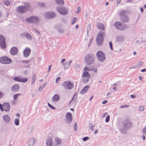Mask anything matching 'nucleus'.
Instances as JSON below:
<instances>
[{
  "label": "nucleus",
  "instance_id": "f257e3e1",
  "mask_svg": "<svg viewBox=\"0 0 146 146\" xmlns=\"http://www.w3.org/2000/svg\"><path fill=\"white\" fill-rule=\"evenodd\" d=\"M25 4V5L24 6H19L17 7L16 11L18 13L24 14L31 10L30 6L28 3Z\"/></svg>",
  "mask_w": 146,
  "mask_h": 146
},
{
  "label": "nucleus",
  "instance_id": "f03ea898",
  "mask_svg": "<svg viewBox=\"0 0 146 146\" xmlns=\"http://www.w3.org/2000/svg\"><path fill=\"white\" fill-rule=\"evenodd\" d=\"M106 35V31L99 32L96 38V42L98 45L100 46L102 44Z\"/></svg>",
  "mask_w": 146,
  "mask_h": 146
},
{
  "label": "nucleus",
  "instance_id": "7ed1b4c3",
  "mask_svg": "<svg viewBox=\"0 0 146 146\" xmlns=\"http://www.w3.org/2000/svg\"><path fill=\"white\" fill-rule=\"evenodd\" d=\"M127 11L124 10H121L119 12L120 19L123 22L126 23L129 21V18L127 16Z\"/></svg>",
  "mask_w": 146,
  "mask_h": 146
},
{
  "label": "nucleus",
  "instance_id": "20e7f679",
  "mask_svg": "<svg viewBox=\"0 0 146 146\" xmlns=\"http://www.w3.org/2000/svg\"><path fill=\"white\" fill-rule=\"evenodd\" d=\"M114 25L115 27L117 29L120 30H124L128 27L127 25L125 24L121 25L120 21H116L114 23Z\"/></svg>",
  "mask_w": 146,
  "mask_h": 146
},
{
  "label": "nucleus",
  "instance_id": "39448f33",
  "mask_svg": "<svg viewBox=\"0 0 146 146\" xmlns=\"http://www.w3.org/2000/svg\"><path fill=\"white\" fill-rule=\"evenodd\" d=\"M98 60L100 62H104L106 59V56L105 54L102 51H98L96 54Z\"/></svg>",
  "mask_w": 146,
  "mask_h": 146
},
{
  "label": "nucleus",
  "instance_id": "423d86ee",
  "mask_svg": "<svg viewBox=\"0 0 146 146\" xmlns=\"http://www.w3.org/2000/svg\"><path fill=\"white\" fill-rule=\"evenodd\" d=\"M26 20L28 23L36 24L38 22L39 19L38 17L33 16L26 18Z\"/></svg>",
  "mask_w": 146,
  "mask_h": 146
},
{
  "label": "nucleus",
  "instance_id": "0eeeda50",
  "mask_svg": "<svg viewBox=\"0 0 146 146\" xmlns=\"http://www.w3.org/2000/svg\"><path fill=\"white\" fill-rule=\"evenodd\" d=\"M94 61V56L91 54H88L85 57V61L88 64L91 65L92 64Z\"/></svg>",
  "mask_w": 146,
  "mask_h": 146
},
{
  "label": "nucleus",
  "instance_id": "6e6552de",
  "mask_svg": "<svg viewBox=\"0 0 146 146\" xmlns=\"http://www.w3.org/2000/svg\"><path fill=\"white\" fill-rule=\"evenodd\" d=\"M11 59L7 56H4L0 58V63L4 64H10L11 63Z\"/></svg>",
  "mask_w": 146,
  "mask_h": 146
},
{
  "label": "nucleus",
  "instance_id": "1a4fd4ad",
  "mask_svg": "<svg viewBox=\"0 0 146 146\" xmlns=\"http://www.w3.org/2000/svg\"><path fill=\"white\" fill-rule=\"evenodd\" d=\"M56 9L57 11L62 15H66L68 13V9L65 7L58 6Z\"/></svg>",
  "mask_w": 146,
  "mask_h": 146
},
{
  "label": "nucleus",
  "instance_id": "9d476101",
  "mask_svg": "<svg viewBox=\"0 0 146 146\" xmlns=\"http://www.w3.org/2000/svg\"><path fill=\"white\" fill-rule=\"evenodd\" d=\"M62 85L64 88L68 90H71L74 87L73 84L69 81H64Z\"/></svg>",
  "mask_w": 146,
  "mask_h": 146
},
{
  "label": "nucleus",
  "instance_id": "9b49d317",
  "mask_svg": "<svg viewBox=\"0 0 146 146\" xmlns=\"http://www.w3.org/2000/svg\"><path fill=\"white\" fill-rule=\"evenodd\" d=\"M82 77L83 78L82 82L84 83H87L91 77L89 73L86 71H85L83 73Z\"/></svg>",
  "mask_w": 146,
  "mask_h": 146
},
{
  "label": "nucleus",
  "instance_id": "f8f14e48",
  "mask_svg": "<svg viewBox=\"0 0 146 146\" xmlns=\"http://www.w3.org/2000/svg\"><path fill=\"white\" fill-rule=\"evenodd\" d=\"M122 124L123 127L127 130L130 129L132 126V123L131 121L128 120L123 121Z\"/></svg>",
  "mask_w": 146,
  "mask_h": 146
},
{
  "label": "nucleus",
  "instance_id": "ddd939ff",
  "mask_svg": "<svg viewBox=\"0 0 146 146\" xmlns=\"http://www.w3.org/2000/svg\"><path fill=\"white\" fill-rule=\"evenodd\" d=\"M0 46L2 49H4L6 47L5 38L2 35H0Z\"/></svg>",
  "mask_w": 146,
  "mask_h": 146
},
{
  "label": "nucleus",
  "instance_id": "4468645a",
  "mask_svg": "<svg viewBox=\"0 0 146 146\" xmlns=\"http://www.w3.org/2000/svg\"><path fill=\"white\" fill-rule=\"evenodd\" d=\"M45 17L47 19H51L55 17L56 14L53 12H46L44 14Z\"/></svg>",
  "mask_w": 146,
  "mask_h": 146
},
{
  "label": "nucleus",
  "instance_id": "2eb2a0df",
  "mask_svg": "<svg viewBox=\"0 0 146 146\" xmlns=\"http://www.w3.org/2000/svg\"><path fill=\"white\" fill-rule=\"evenodd\" d=\"M13 80L15 81L22 82H26L28 80L27 78H21L20 76H18L14 77Z\"/></svg>",
  "mask_w": 146,
  "mask_h": 146
},
{
  "label": "nucleus",
  "instance_id": "dca6fc26",
  "mask_svg": "<svg viewBox=\"0 0 146 146\" xmlns=\"http://www.w3.org/2000/svg\"><path fill=\"white\" fill-rule=\"evenodd\" d=\"M10 109V106L9 103H4L3 104L2 110V111H5L6 112L9 111Z\"/></svg>",
  "mask_w": 146,
  "mask_h": 146
},
{
  "label": "nucleus",
  "instance_id": "f3484780",
  "mask_svg": "<svg viewBox=\"0 0 146 146\" xmlns=\"http://www.w3.org/2000/svg\"><path fill=\"white\" fill-rule=\"evenodd\" d=\"M61 143V140L58 137H56L54 139V145L55 146H60Z\"/></svg>",
  "mask_w": 146,
  "mask_h": 146
},
{
  "label": "nucleus",
  "instance_id": "a211bd4d",
  "mask_svg": "<svg viewBox=\"0 0 146 146\" xmlns=\"http://www.w3.org/2000/svg\"><path fill=\"white\" fill-rule=\"evenodd\" d=\"M21 36L23 37H25L28 40H32V37L31 35L28 33H23L21 35Z\"/></svg>",
  "mask_w": 146,
  "mask_h": 146
},
{
  "label": "nucleus",
  "instance_id": "6ab92c4d",
  "mask_svg": "<svg viewBox=\"0 0 146 146\" xmlns=\"http://www.w3.org/2000/svg\"><path fill=\"white\" fill-rule=\"evenodd\" d=\"M97 28L102 31H105V27L104 24L101 23H98L96 24Z\"/></svg>",
  "mask_w": 146,
  "mask_h": 146
},
{
  "label": "nucleus",
  "instance_id": "aec40b11",
  "mask_svg": "<svg viewBox=\"0 0 146 146\" xmlns=\"http://www.w3.org/2000/svg\"><path fill=\"white\" fill-rule=\"evenodd\" d=\"M31 52V50L29 48H26L23 51L24 56L27 58L28 57Z\"/></svg>",
  "mask_w": 146,
  "mask_h": 146
},
{
  "label": "nucleus",
  "instance_id": "412c9836",
  "mask_svg": "<svg viewBox=\"0 0 146 146\" xmlns=\"http://www.w3.org/2000/svg\"><path fill=\"white\" fill-rule=\"evenodd\" d=\"M19 89V84H16L13 85L11 88V90L13 92H17Z\"/></svg>",
  "mask_w": 146,
  "mask_h": 146
},
{
  "label": "nucleus",
  "instance_id": "4be33fe9",
  "mask_svg": "<svg viewBox=\"0 0 146 146\" xmlns=\"http://www.w3.org/2000/svg\"><path fill=\"white\" fill-rule=\"evenodd\" d=\"M20 93L16 94L13 96V100L12 102V104L13 105L17 103V99L18 97V96L21 95Z\"/></svg>",
  "mask_w": 146,
  "mask_h": 146
},
{
  "label": "nucleus",
  "instance_id": "5701e85b",
  "mask_svg": "<svg viewBox=\"0 0 146 146\" xmlns=\"http://www.w3.org/2000/svg\"><path fill=\"white\" fill-rule=\"evenodd\" d=\"M52 138L49 137L46 140V146H52Z\"/></svg>",
  "mask_w": 146,
  "mask_h": 146
},
{
  "label": "nucleus",
  "instance_id": "b1692460",
  "mask_svg": "<svg viewBox=\"0 0 146 146\" xmlns=\"http://www.w3.org/2000/svg\"><path fill=\"white\" fill-rule=\"evenodd\" d=\"M36 141V139L34 138H32L29 139L28 142L29 146H33Z\"/></svg>",
  "mask_w": 146,
  "mask_h": 146
},
{
  "label": "nucleus",
  "instance_id": "393cba45",
  "mask_svg": "<svg viewBox=\"0 0 146 146\" xmlns=\"http://www.w3.org/2000/svg\"><path fill=\"white\" fill-rule=\"evenodd\" d=\"M17 49L15 47H12L11 49L10 52L11 54L12 55H15L17 53Z\"/></svg>",
  "mask_w": 146,
  "mask_h": 146
},
{
  "label": "nucleus",
  "instance_id": "a878e982",
  "mask_svg": "<svg viewBox=\"0 0 146 146\" xmlns=\"http://www.w3.org/2000/svg\"><path fill=\"white\" fill-rule=\"evenodd\" d=\"M60 99V96L58 94H55L52 97V100L53 102H58Z\"/></svg>",
  "mask_w": 146,
  "mask_h": 146
},
{
  "label": "nucleus",
  "instance_id": "bb28decb",
  "mask_svg": "<svg viewBox=\"0 0 146 146\" xmlns=\"http://www.w3.org/2000/svg\"><path fill=\"white\" fill-rule=\"evenodd\" d=\"M66 118L68 121V122L71 121L72 119V116L71 113L68 112L66 114Z\"/></svg>",
  "mask_w": 146,
  "mask_h": 146
},
{
  "label": "nucleus",
  "instance_id": "cd10ccee",
  "mask_svg": "<svg viewBox=\"0 0 146 146\" xmlns=\"http://www.w3.org/2000/svg\"><path fill=\"white\" fill-rule=\"evenodd\" d=\"M3 119L5 122L6 123H8L10 121V118L9 116L7 115H3Z\"/></svg>",
  "mask_w": 146,
  "mask_h": 146
},
{
  "label": "nucleus",
  "instance_id": "c85d7f7f",
  "mask_svg": "<svg viewBox=\"0 0 146 146\" xmlns=\"http://www.w3.org/2000/svg\"><path fill=\"white\" fill-rule=\"evenodd\" d=\"M90 86H85L80 92V93L82 94L86 92L88 90Z\"/></svg>",
  "mask_w": 146,
  "mask_h": 146
},
{
  "label": "nucleus",
  "instance_id": "c756f323",
  "mask_svg": "<svg viewBox=\"0 0 146 146\" xmlns=\"http://www.w3.org/2000/svg\"><path fill=\"white\" fill-rule=\"evenodd\" d=\"M72 62L71 60H70L69 62H66L64 64V69H66L70 66V63Z\"/></svg>",
  "mask_w": 146,
  "mask_h": 146
},
{
  "label": "nucleus",
  "instance_id": "7c9ffc66",
  "mask_svg": "<svg viewBox=\"0 0 146 146\" xmlns=\"http://www.w3.org/2000/svg\"><path fill=\"white\" fill-rule=\"evenodd\" d=\"M124 37L122 36H119L116 38L117 41L118 42H123L124 39Z\"/></svg>",
  "mask_w": 146,
  "mask_h": 146
},
{
  "label": "nucleus",
  "instance_id": "2f4dec72",
  "mask_svg": "<svg viewBox=\"0 0 146 146\" xmlns=\"http://www.w3.org/2000/svg\"><path fill=\"white\" fill-rule=\"evenodd\" d=\"M47 83H44L43 84L41 85L40 87L38 88V90L39 91H41L42 90L44 89V88L46 86V84Z\"/></svg>",
  "mask_w": 146,
  "mask_h": 146
},
{
  "label": "nucleus",
  "instance_id": "473e14b6",
  "mask_svg": "<svg viewBox=\"0 0 146 146\" xmlns=\"http://www.w3.org/2000/svg\"><path fill=\"white\" fill-rule=\"evenodd\" d=\"M56 3L58 5H63L64 4L63 0H56Z\"/></svg>",
  "mask_w": 146,
  "mask_h": 146
},
{
  "label": "nucleus",
  "instance_id": "72a5a7b5",
  "mask_svg": "<svg viewBox=\"0 0 146 146\" xmlns=\"http://www.w3.org/2000/svg\"><path fill=\"white\" fill-rule=\"evenodd\" d=\"M36 78V76L35 74H34L33 75V76L32 78V81L31 82V84L32 85H33L35 84V80Z\"/></svg>",
  "mask_w": 146,
  "mask_h": 146
},
{
  "label": "nucleus",
  "instance_id": "f704fd0d",
  "mask_svg": "<svg viewBox=\"0 0 146 146\" xmlns=\"http://www.w3.org/2000/svg\"><path fill=\"white\" fill-rule=\"evenodd\" d=\"M126 130L127 129H125L123 127L122 128H120L119 129V131L122 133L123 134H125L126 133Z\"/></svg>",
  "mask_w": 146,
  "mask_h": 146
},
{
  "label": "nucleus",
  "instance_id": "c9c22d12",
  "mask_svg": "<svg viewBox=\"0 0 146 146\" xmlns=\"http://www.w3.org/2000/svg\"><path fill=\"white\" fill-rule=\"evenodd\" d=\"M94 127L92 123H90L89 125V129L91 131L94 130Z\"/></svg>",
  "mask_w": 146,
  "mask_h": 146
},
{
  "label": "nucleus",
  "instance_id": "e433bc0d",
  "mask_svg": "<svg viewBox=\"0 0 146 146\" xmlns=\"http://www.w3.org/2000/svg\"><path fill=\"white\" fill-rule=\"evenodd\" d=\"M14 122L15 125L17 126L19 124V120L18 118L15 119Z\"/></svg>",
  "mask_w": 146,
  "mask_h": 146
},
{
  "label": "nucleus",
  "instance_id": "4c0bfd02",
  "mask_svg": "<svg viewBox=\"0 0 146 146\" xmlns=\"http://www.w3.org/2000/svg\"><path fill=\"white\" fill-rule=\"evenodd\" d=\"M3 3L6 6H9L10 4V2L9 1H5L3 2Z\"/></svg>",
  "mask_w": 146,
  "mask_h": 146
},
{
  "label": "nucleus",
  "instance_id": "58836bf2",
  "mask_svg": "<svg viewBox=\"0 0 146 146\" xmlns=\"http://www.w3.org/2000/svg\"><path fill=\"white\" fill-rule=\"evenodd\" d=\"M145 108L143 106H140L139 108V110L140 111H143L144 110Z\"/></svg>",
  "mask_w": 146,
  "mask_h": 146
},
{
  "label": "nucleus",
  "instance_id": "ea45409f",
  "mask_svg": "<svg viewBox=\"0 0 146 146\" xmlns=\"http://www.w3.org/2000/svg\"><path fill=\"white\" fill-rule=\"evenodd\" d=\"M48 105L50 109L53 110H55V108L54 107L50 104L49 103H48Z\"/></svg>",
  "mask_w": 146,
  "mask_h": 146
},
{
  "label": "nucleus",
  "instance_id": "a19ab883",
  "mask_svg": "<svg viewBox=\"0 0 146 146\" xmlns=\"http://www.w3.org/2000/svg\"><path fill=\"white\" fill-rule=\"evenodd\" d=\"M38 5L41 7H44L45 6V4L43 3H38Z\"/></svg>",
  "mask_w": 146,
  "mask_h": 146
},
{
  "label": "nucleus",
  "instance_id": "79ce46f5",
  "mask_svg": "<svg viewBox=\"0 0 146 146\" xmlns=\"http://www.w3.org/2000/svg\"><path fill=\"white\" fill-rule=\"evenodd\" d=\"M110 118V116L109 115H107L105 119L106 122H108L109 121Z\"/></svg>",
  "mask_w": 146,
  "mask_h": 146
},
{
  "label": "nucleus",
  "instance_id": "37998d69",
  "mask_svg": "<svg viewBox=\"0 0 146 146\" xmlns=\"http://www.w3.org/2000/svg\"><path fill=\"white\" fill-rule=\"evenodd\" d=\"M77 20V18L76 17H74L73 18L72 21V24H74L76 22Z\"/></svg>",
  "mask_w": 146,
  "mask_h": 146
},
{
  "label": "nucleus",
  "instance_id": "c03bdc74",
  "mask_svg": "<svg viewBox=\"0 0 146 146\" xmlns=\"http://www.w3.org/2000/svg\"><path fill=\"white\" fill-rule=\"evenodd\" d=\"M143 64V62L142 61L139 62L137 64V66L138 67H139L141 66Z\"/></svg>",
  "mask_w": 146,
  "mask_h": 146
},
{
  "label": "nucleus",
  "instance_id": "a18cd8bd",
  "mask_svg": "<svg viewBox=\"0 0 146 146\" xmlns=\"http://www.w3.org/2000/svg\"><path fill=\"white\" fill-rule=\"evenodd\" d=\"M90 138L88 137H84L82 138V140L83 141H85L89 139Z\"/></svg>",
  "mask_w": 146,
  "mask_h": 146
},
{
  "label": "nucleus",
  "instance_id": "49530a36",
  "mask_svg": "<svg viewBox=\"0 0 146 146\" xmlns=\"http://www.w3.org/2000/svg\"><path fill=\"white\" fill-rule=\"evenodd\" d=\"M81 11V8L80 7H79L78 8L77 11L76 12V13L78 14Z\"/></svg>",
  "mask_w": 146,
  "mask_h": 146
},
{
  "label": "nucleus",
  "instance_id": "de8ad7c7",
  "mask_svg": "<svg viewBox=\"0 0 146 146\" xmlns=\"http://www.w3.org/2000/svg\"><path fill=\"white\" fill-rule=\"evenodd\" d=\"M129 106V105H122L120 106V108H127Z\"/></svg>",
  "mask_w": 146,
  "mask_h": 146
},
{
  "label": "nucleus",
  "instance_id": "09e8293b",
  "mask_svg": "<svg viewBox=\"0 0 146 146\" xmlns=\"http://www.w3.org/2000/svg\"><path fill=\"white\" fill-rule=\"evenodd\" d=\"M109 44L110 46V48L111 50H113L112 44L111 41H110L109 42Z\"/></svg>",
  "mask_w": 146,
  "mask_h": 146
},
{
  "label": "nucleus",
  "instance_id": "8fccbe9b",
  "mask_svg": "<svg viewBox=\"0 0 146 146\" xmlns=\"http://www.w3.org/2000/svg\"><path fill=\"white\" fill-rule=\"evenodd\" d=\"M4 95V93L3 92L0 91V98H2L3 96Z\"/></svg>",
  "mask_w": 146,
  "mask_h": 146
},
{
  "label": "nucleus",
  "instance_id": "3c124183",
  "mask_svg": "<svg viewBox=\"0 0 146 146\" xmlns=\"http://www.w3.org/2000/svg\"><path fill=\"white\" fill-rule=\"evenodd\" d=\"M30 62L29 60H24L22 62L23 63L28 64Z\"/></svg>",
  "mask_w": 146,
  "mask_h": 146
},
{
  "label": "nucleus",
  "instance_id": "603ef678",
  "mask_svg": "<svg viewBox=\"0 0 146 146\" xmlns=\"http://www.w3.org/2000/svg\"><path fill=\"white\" fill-rule=\"evenodd\" d=\"M91 27V26L90 25V24L87 27V31H90V29Z\"/></svg>",
  "mask_w": 146,
  "mask_h": 146
},
{
  "label": "nucleus",
  "instance_id": "864d4df0",
  "mask_svg": "<svg viewBox=\"0 0 146 146\" xmlns=\"http://www.w3.org/2000/svg\"><path fill=\"white\" fill-rule=\"evenodd\" d=\"M74 129L75 131H76L77 129V124L76 123H75V125L74 126Z\"/></svg>",
  "mask_w": 146,
  "mask_h": 146
},
{
  "label": "nucleus",
  "instance_id": "5fc2aeb1",
  "mask_svg": "<svg viewBox=\"0 0 146 146\" xmlns=\"http://www.w3.org/2000/svg\"><path fill=\"white\" fill-rule=\"evenodd\" d=\"M143 133H146V127H145L144 129H142Z\"/></svg>",
  "mask_w": 146,
  "mask_h": 146
},
{
  "label": "nucleus",
  "instance_id": "6e6d98bb",
  "mask_svg": "<svg viewBox=\"0 0 146 146\" xmlns=\"http://www.w3.org/2000/svg\"><path fill=\"white\" fill-rule=\"evenodd\" d=\"M84 69L85 70H86V71H89L91 70L89 69L88 68L87 66L85 67L84 68Z\"/></svg>",
  "mask_w": 146,
  "mask_h": 146
},
{
  "label": "nucleus",
  "instance_id": "4d7b16f0",
  "mask_svg": "<svg viewBox=\"0 0 146 146\" xmlns=\"http://www.w3.org/2000/svg\"><path fill=\"white\" fill-rule=\"evenodd\" d=\"M60 78L59 77L57 78L56 80V83H57L58 81L60 80Z\"/></svg>",
  "mask_w": 146,
  "mask_h": 146
},
{
  "label": "nucleus",
  "instance_id": "13d9d810",
  "mask_svg": "<svg viewBox=\"0 0 146 146\" xmlns=\"http://www.w3.org/2000/svg\"><path fill=\"white\" fill-rule=\"evenodd\" d=\"M74 98H75V99H76V98H77V95L76 96V94H75V95H74V96L73 97V98L72 99V100H71V101H70V102H71L73 100Z\"/></svg>",
  "mask_w": 146,
  "mask_h": 146
},
{
  "label": "nucleus",
  "instance_id": "bf43d9fd",
  "mask_svg": "<svg viewBox=\"0 0 146 146\" xmlns=\"http://www.w3.org/2000/svg\"><path fill=\"white\" fill-rule=\"evenodd\" d=\"M117 84H113V89L114 90V91H115L116 90V88L115 87V86Z\"/></svg>",
  "mask_w": 146,
  "mask_h": 146
},
{
  "label": "nucleus",
  "instance_id": "052dcab7",
  "mask_svg": "<svg viewBox=\"0 0 146 146\" xmlns=\"http://www.w3.org/2000/svg\"><path fill=\"white\" fill-rule=\"evenodd\" d=\"M108 101L106 100H104L102 102V104H106L107 102Z\"/></svg>",
  "mask_w": 146,
  "mask_h": 146
},
{
  "label": "nucleus",
  "instance_id": "680f3d73",
  "mask_svg": "<svg viewBox=\"0 0 146 146\" xmlns=\"http://www.w3.org/2000/svg\"><path fill=\"white\" fill-rule=\"evenodd\" d=\"M107 113L106 112V113H104L103 115H102V117L103 118H104L106 116V115H107Z\"/></svg>",
  "mask_w": 146,
  "mask_h": 146
},
{
  "label": "nucleus",
  "instance_id": "e2e57ef3",
  "mask_svg": "<svg viewBox=\"0 0 146 146\" xmlns=\"http://www.w3.org/2000/svg\"><path fill=\"white\" fill-rule=\"evenodd\" d=\"M92 38H90L89 39V41H90V42L89 44H88V46H89L90 44L91 43V42H92Z\"/></svg>",
  "mask_w": 146,
  "mask_h": 146
},
{
  "label": "nucleus",
  "instance_id": "0e129e2a",
  "mask_svg": "<svg viewBox=\"0 0 146 146\" xmlns=\"http://www.w3.org/2000/svg\"><path fill=\"white\" fill-rule=\"evenodd\" d=\"M145 71H146V68L143 69L141 70V72H145Z\"/></svg>",
  "mask_w": 146,
  "mask_h": 146
},
{
  "label": "nucleus",
  "instance_id": "69168bd1",
  "mask_svg": "<svg viewBox=\"0 0 146 146\" xmlns=\"http://www.w3.org/2000/svg\"><path fill=\"white\" fill-rule=\"evenodd\" d=\"M3 107V105H2L1 104H0V109L1 111L2 110Z\"/></svg>",
  "mask_w": 146,
  "mask_h": 146
},
{
  "label": "nucleus",
  "instance_id": "338daca9",
  "mask_svg": "<svg viewBox=\"0 0 146 146\" xmlns=\"http://www.w3.org/2000/svg\"><path fill=\"white\" fill-rule=\"evenodd\" d=\"M65 60H66V59H64V58L63 59L61 60V63H63L65 61Z\"/></svg>",
  "mask_w": 146,
  "mask_h": 146
},
{
  "label": "nucleus",
  "instance_id": "774afa93",
  "mask_svg": "<svg viewBox=\"0 0 146 146\" xmlns=\"http://www.w3.org/2000/svg\"><path fill=\"white\" fill-rule=\"evenodd\" d=\"M111 94L110 93H108L107 95V97H109L110 96Z\"/></svg>",
  "mask_w": 146,
  "mask_h": 146
}]
</instances>
